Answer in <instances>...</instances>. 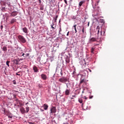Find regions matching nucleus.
<instances>
[{"label": "nucleus", "instance_id": "obj_1", "mask_svg": "<svg viewBox=\"0 0 124 124\" xmlns=\"http://www.w3.org/2000/svg\"><path fill=\"white\" fill-rule=\"evenodd\" d=\"M59 82H61V83H63L64 84V83H66V82L68 81V78L65 77H62L61 78L59 79Z\"/></svg>", "mask_w": 124, "mask_h": 124}, {"label": "nucleus", "instance_id": "obj_2", "mask_svg": "<svg viewBox=\"0 0 124 124\" xmlns=\"http://www.w3.org/2000/svg\"><path fill=\"white\" fill-rule=\"evenodd\" d=\"M17 38L19 40L22 42V43H26V42H27V40H26L25 37H24V36L22 35H18L17 36Z\"/></svg>", "mask_w": 124, "mask_h": 124}, {"label": "nucleus", "instance_id": "obj_3", "mask_svg": "<svg viewBox=\"0 0 124 124\" xmlns=\"http://www.w3.org/2000/svg\"><path fill=\"white\" fill-rule=\"evenodd\" d=\"M57 112V108H56V107H52L50 109V113L51 114L55 113Z\"/></svg>", "mask_w": 124, "mask_h": 124}, {"label": "nucleus", "instance_id": "obj_4", "mask_svg": "<svg viewBox=\"0 0 124 124\" xmlns=\"http://www.w3.org/2000/svg\"><path fill=\"white\" fill-rule=\"evenodd\" d=\"M100 32L101 35H104V34H105V29L104 28H102Z\"/></svg>", "mask_w": 124, "mask_h": 124}, {"label": "nucleus", "instance_id": "obj_5", "mask_svg": "<svg viewBox=\"0 0 124 124\" xmlns=\"http://www.w3.org/2000/svg\"><path fill=\"white\" fill-rule=\"evenodd\" d=\"M33 70H34V72H35V73H37V72H38V68L36 66H33Z\"/></svg>", "mask_w": 124, "mask_h": 124}, {"label": "nucleus", "instance_id": "obj_6", "mask_svg": "<svg viewBox=\"0 0 124 124\" xmlns=\"http://www.w3.org/2000/svg\"><path fill=\"white\" fill-rule=\"evenodd\" d=\"M83 83H87V80L86 78L81 79L79 82V85L83 84Z\"/></svg>", "mask_w": 124, "mask_h": 124}, {"label": "nucleus", "instance_id": "obj_7", "mask_svg": "<svg viewBox=\"0 0 124 124\" xmlns=\"http://www.w3.org/2000/svg\"><path fill=\"white\" fill-rule=\"evenodd\" d=\"M18 14V13L17 12H13L11 14V16L12 17H15Z\"/></svg>", "mask_w": 124, "mask_h": 124}, {"label": "nucleus", "instance_id": "obj_8", "mask_svg": "<svg viewBox=\"0 0 124 124\" xmlns=\"http://www.w3.org/2000/svg\"><path fill=\"white\" fill-rule=\"evenodd\" d=\"M65 95H69L70 94V89H66L65 91Z\"/></svg>", "mask_w": 124, "mask_h": 124}, {"label": "nucleus", "instance_id": "obj_9", "mask_svg": "<svg viewBox=\"0 0 124 124\" xmlns=\"http://www.w3.org/2000/svg\"><path fill=\"white\" fill-rule=\"evenodd\" d=\"M43 107L44 108V110H48V105L46 104H44V105L43 106Z\"/></svg>", "mask_w": 124, "mask_h": 124}, {"label": "nucleus", "instance_id": "obj_10", "mask_svg": "<svg viewBox=\"0 0 124 124\" xmlns=\"http://www.w3.org/2000/svg\"><path fill=\"white\" fill-rule=\"evenodd\" d=\"M65 62L67 63H69V62H70V59L69 57H68V56H67L65 58Z\"/></svg>", "mask_w": 124, "mask_h": 124}, {"label": "nucleus", "instance_id": "obj_11", "mask_svg": "<svg viewBox=\"0 0 124 124\" xmlns=\"http://www.w3.org/2000/svg\"><path fill=\"white\" fill-rule=\"evenodd\" d=\"M41 76L43 80H46L47 79V76L45 74H42Z\"/></svg>", "mask_w": 124, "mask_h": 124}, {"label": "nucleus", "instance_id": "obj_12", "mask_svg": "<svg viewBox=\"0 0 124 124\" xmlns=\"http://www.w3.org/2000/svg\"><path fill=\"white\" fill-rule=\"evenodd\" d=\"M96 41V39L94 37H93L90 40V43H91V42H94Z\"/></svg>", "mask_w": 124, "mask_h": 124}, {"label": "nucleus", "instance_id": "obj_13", "mask_svg": "<svg viewBox=\"0 0 124 124\" xmlns=\"http://www.w3.org/2000/svg\"><path fill=\"white\" fill-rule=\"evenodd\" d=\"M20 111L22 114H25V113H26V110H25V108H20Z\"/></svg>", "mask_w": 124, "mask_h": 124}, {"label": "nucleus", "instance_id": "obj_14", "mask_svg": "<svg viewBox=\"0 0 124 124\" xmlns=\"http://www.w3.org/2000/svg\"><path fill=\"white\" fill-rule=\"evenodd\" d=\"M23 31L25 32V33H28V29L27 28L25 27L22 29Z\"/></svg>", "mask_w": 124, "mask_h": 124}, {"label": "nucleus", "instance_id": "obj_15", "mask_svg": "<svg viewBox=\"0 0 124 124\" xmlns=\"http://www.w3.org/2000/svg\"><path fill=\"white\" fill-rule=\"evenodd\" d=\"M85 2V1H81L80 2H79V4H78V7H81L83 4V3H84Z\"/></svg>", "mask_w": 124, "mask_h": 124}, {"label": "nucleus", "instance_id": "obj_16", "mask_svg": "<svg viewBox=\"0 0 124 124\" xmlns=\"http://www.w3.org/2000/svg\"><path fill=\"white\" fill-rule=\"evenodd\" d=\"M16 21H17V20L16 18H13L11 20V24H14Z\"/></svg>", "mask_w": 124, "mask_h": 124}, {"label": "nucleus", "instance_id": "obj_17", "mask_svg": "<svg viewBox=\"0 0 124 124\" xmlns=\"http://www.w3.org/2000/svg\"><path fill=\"white\" fill-rule=\"evenodd\" d=\"M58 71L60 72L61 76H62L63 74H62V69H60L58 71H56V72H58Z\"/></svg>", "mask_w": 124, "mask_h": 124}, {"label": "nucleus", "instance_id": "obj_18", "mask_svg": "<svg viewBox=\"0 0 124 124\" xmlns=\"http://www.w3.org/2000/svg\"><path fill=\"white\" fill-rule=\"evenodd\" d=\"M2 49L4 52H6L7 51V47L6 46H4Z\"/></svg>", "mask_w": 124, "mask_h": 124}, {"label": "nucleus", "instance_id": "obj_19", "mask_svg": "<svg viewBox=\"0 0 124 124\" xmlns=\"http://www.w3.org/2000/svg\"><path fill=\"white\" fill-rule=\"evenodd\" d=\"M96 31H97V34H99L100 28L99 26H97L96 29Z\"/></svg>", "mask_w": 124, "mask_h": 124}, {"label": "nucleus", "instance_id": "obj_20", "mask_svg": "<svg viewBox=\"0 0 124 124\" xmlns=\"http://www.w3.org/2000/svg\"><path fill=\"white\" fill-rule=\"evenodd\" d=\"M76 26L77 25H75L73 26V28H74L75 31V33H77V29H76Z\"/></svg>", "mask_w": 124, "mask_h": 124}, {"label": "nucleus", "instance_id": "obj_21", "mask_svg": "<svg viewBox=\"0 0 124 124\" xmlns=\"http://www.w3.org/2000/svg\"><path fill=\"white\" fill-rule=\"evenodd\" d=\"M14 62L15 63H16V64H18V63H19V61L17 60L16 59H15L14 60Z\"/></svg>", "mask_w": 124, "mask_h": 124}, {"label": "nucleus", "instance_id": "obj_22", "mask_svg": "<svg viewBox=\"0 0 124 124\" xmlns=\"http://www.w3.org/2000/svg\"><path fill=\"white\" fill-rule=\"evenodd\" d=\"M51 27L52 28V29H53L54 30H55V29H56V26H55V24H54L53 23H52L51 25Z\"/></svg>", "mask_w": 124, "mask_h": 124}, {"label": "nucleus", "instance_id": "obj_23", "mask_svg": "<svg viewBox=\"0 0 124 124\" xmlns=\"http://www.w3.org/2000/svg\"><path fill=\"white\" fill-rule=\"evenodd\" d=\"M26 113H29V111H30V108L29 107H27L26 108Z\"/></svg>", "mask_w": 124, "mask_h": 124}, {"label": "nucleus", "instance_id": "obj_24", "mask_svg": "<svg viewBox=\"0 0 124 124\" xmlns=\"http://www.w3.org/2000/svg\"><path fill=\"white\" fill-rule=\"evenodd\" d=\"M94 51V48L93 47H92L91 48V52L92 54H94V52H93Z\"/></svg>", "mask_w": 124, "mask_h": 124}, {"label": "nucleus", "instance_id": "obj_25", "mask_svg": "<svg viewBox=\"0 0 124 124\" xmlns=\"http://www.w3.org/2000/svg\"><path fill=\"white\" fill-rule=\"evenodd\" d=\"M78 102H79V103H83V99H82L81 98H79Z\"/></svg>", "mask_w": 124, "mask_h": 124}, {"label": "nucleus", "instance_id": "obj_26", "mask_svg": "<svg viewBox=\"0 0 124 124\" xmlns=\"http://www.w3.org/2000/svg\"><path fill=\"white\" fill-rule=\"evenodd\" d=\"M9 63H10V61H7L6 62V64L8 66H9Z\"/></svg>", "mask_w": 124, "mask_h": 124}, {"label": "nucleus", "instance_id": "obj_27", "mask_svg": "<svg viewBox=\"0 0 124 124\" xmlns=\"http://www.w3.org/2000/svg\"><path fill=\"white\" fill-rule=\"evenodd\" d=\"M58 16H56V17L54 18V22H57V19H58Z\"/></svg>", "mask_w": 124, "mask_h": 124}, {"label": "nucleus", "instance_id": "obj_28", "mask_svg": "<svg viewBox=\"0 0 124 124\" xmlns=\"http://www.w3.org/2000/svg\"><path fill=\"white\" fill-rule=\"evenodd\" d=\"M6 4L8 5L9 7H10V2H7Z\"/></svg>", "mask_w": 124, "mask_h": 124}, {"label": "nucleus", "instance_id": "obj_29", "mask_svg": "<svg viewBox=\"0 0 124 124\" xmlns=\"http://www.w3.org/2000/svg\"><path fill=\"white\" fill-rule=\"evenodd\" d=\"M44 9V8L43 6H41L40 8V10H43Z\"/></svg>", "mask_w": 124, "mask_h": 124}, {"label": "nucleus", "instance_id": "obj_30", "mask_svg": "<svg viewBox=\"0 0 124 124\" xmlns=\"http://www.w3.org/2000/svg\"><path fill=\"white\" fill-rule=\"evenodd\" d=\"M72 18L74 20H75L76 19V16H74L72 17Z\"/></svg>", "mask_w": 124, "mask_h": 124}, {"label": "nucleus", "instance_id": "obj_31", "mask_svg": "<svg viewBox=\"0 0 124 124\" xmlns=\"http://www.w3.org/2000/svg\"><path fill=\"white\" fill-rule=\"evenodd\" d=\"M84 29H85V28H84V27H83V28H82V33H84V32H85V31H84Z\"/></svg>", "mask_w": 124, "mask_h": 124}, {"label": "nucleus", "instance_id": "obj_32", "mask_svg": "<svg viewBox=\"0 0 124 124\" xmlns=\"http://www.w3.org/2000/svg\"><path fill=\"white\" fill-rule=\"evenodd\" d=\"M8 118H10V119H12V116H11V115H8Z\"/></svg>", "mask_w": 124, "mask_h": 124}, {"label": "nucleus", "instance_id": "obj_33", "mask_svg": "<svg viewBox=\"0 0 124 124\" xmlns=\"http://www.w3.org/2000/svg\"><path fill=\"white\" fill-rule=\"evenodd\" d=\"M0 29H1V30L2 31V29H3V26L1 25L0 26Z\"/></svg>", "mask_w": 124, "mask_h": 124}, {"label": "nucleus", "instance_id": "obj_34", "mask_svg": "<svg viewBox=\"0 0 124 124\" xmlns=\"http://www.w3.org/2000/svg\"><path fill=\"white\" fill-rule=\"evenodd\" d=\"M13 83L14 85H16V80H14L13 81Z\"/></svg>", "mask_w": 124, "mask_h": 124}, {"label": "nucleus", "instance_id": "obj_35", "mask_svg": "<svg viewBox=\"0 0 124 124\" xmlns=\"http://www.w3.org/2000/svg\"><path fill=\"white\" fill-rule=\"evenodd\" d=\"M43 47H44V46H39V49H42V48H43Z\"/></svg>", "mask_w": 124, "mask_h": 124}, {"label": "nucleus", "instance_id": "obj_36", "mask_svg": "<svg viewBox=\"0 0 124 124\" xmlns=\"http://www.w3.org/2000/svg\"><path fill=\"white\" fill-rule=\"evenodd\" d=\"M93 96H89V99H92V98H93Z\"/></svg>", "mask_w": 124, "mask_h": 124}, {"label": "nucleus", "instance_id": "obj_37", "mask_svg": "<svg viewBox=\"0 0 124 124\" xmlns=\"http://www.w3.org/2000/svg\"><path fill=\"white\" fill-rule=\"evenodd\" d=\"M64 1L65 3H66V4H67V0H64Z\"/></svg>", "mask_w": 124, "mask_h": 124}, {"label": "nucleus", "instance_id": "obj_38", "mask_svg": "<svg viewBox=\"0 0 124 124\" xmlns=\"http://www.w3.org/2000/svg\"><path fill=\"white\" fill-rule=\"evenodd\" d=\"M61 31H62V28H60L59 33L61 32Z\"/></svg>", "mask_w": 124, "mask_h": 124}, {"label": "nucleus", "instance_id": "obj_39", "mask_svg": "<svg viewBox=\"0 0 124 124\" xmlns=\"http://www.w3.org/2000/svg\"><path fill=\"white\" fill-rule=\"evenodd\" d=\"M69 35V31H68L67 33V36H68Z\"/></svg>", "mask_w": 124, "mask_h": 124}, {"label": "nucleus", "instance_id": "obj_40", "mask_svg": "<svg viewBox=\"0 0 124 124\" xmlns=\"http://www.w3.org/2000/svg\"><path fill=\"white\" fill-rule=\"evenodd\" d=\"M16 75H17L18 76H20V74H18V73H16Z\"/></svg>", "mask_w": 124, "mask_h": 124}, {"label": "nucleus", "instance_id": "obj_41", "mask_svg": "<svg viewBox=\"0 0 124 124\" xmlns=\"http://www.w3.org/2000/svg\"><path fill=\"white\" fill-rule=\"evenodd\" d=\"M84 98H85V99H88V97H86V96H84Z\"/></svg>", "mask_w": 124, "mask_h": 124}, {"label": "nucleus", "instance_id": "obj_42", "mask_svg": "<svg viewBox=\"0 0 124 124\" xmlns=\"http://www.w3.org/2000/svg\"><path fill=\"white\" fill-rule=\"evenodd\" d=\"M40 111H41V112H44V110L41 108L40 109Z\"/></svg>", "mask_w": 124, "mask_h": 124}, {"label": "nucleus", "instance_id": "obj_43", "mask_svg": "<svg viewBox=\"0 0 124 124\" xmlns=\"http://www.w3.org/2000/svg\"><path fill=\"white\" fill-rule=\"evenodd\" d=\"M20 61H23V59H20L19 60L18 62H20Z\"/></svg>", "mask_w": 124, "mask_h": 124}, {"label": "nucleus", "instance_id": "obj_44", "mask_svg": "<svg viewBox=\"0 0 124 124\" xmlns=\"http://www.w3.org/2000/svg\"><path fill=\"white\" fill-rule=\"evenodd\" d=\"M29 56V54H26L25 57H28Z\"/></svg>", "mask_w": 124, "mask_h": 124}, {"label": "nucleus", "instance_id": "obj_45", "mask_svg": "<svg viewBox=\"0 0 124 124\" xmlns=\"http://www.w3.org/2000/svg\"><path fill=\"white\" fill-rule=\"evenodd\" d=\"M39 87L40 88H42V85H39Z\"/></svg>", "mask_w": 124, "mask_h": 124}, {"label": "nucleus", "instance_id": "obj_46", "mask_svg": "<svg viewBox=\"0 0 124 124\" xmlns=\"http://www.w3.org/2000/svg\"><path fill=\"white\" fill-rule=\"evenodd\" d=\"M22 56L23 57H24V56H25V53H23L22 55Z\"/></svg>", "mask_w": 124, "mask_h": 124}, {"label": "nucleus", "instance_id": "obj_47", "mask_svg": "<svg viewBox=\"0 0 124 124\" xmlns=\"http://www.w3.org/2000/svg\"><path fill=\"white\" fill-rule=\"evenodd\" d=\"M39 3H41V0H39Z\"/></svg>", "mask_w": 124, "mask_h": 124}, {"label": "nucleus", "instance_id": "obj_48", "mask_svg": "<svg viewBox=\"0 0 124 124\" xmlns=\"http://www.w3.org/2000/svg\"><path fill=\"white\" fill-rule=\"evenodd\" d=\"M101 22L102 23H103V20L101 19Z\"/></svg>", "mask_w": 124, "mask_h": 124}, {"label": "nucleus", "instance_id": "obj_49", "mask_svg": "<svg viewBox=\"0 0 124 124\" xmlns=\"http://www.w3.org/2000/svg\"><path fill=\"white\" fill-rule=\"evenodd\" d=\"M89 25H90V22H88V26L89 27Z\"/></svg>", "mask_w": 124, "mask_h": 124}, {"label": "nucleus", "instance_id": "obj_50", "mask_svg": "<svg viewBox=\"0 0 124 124\" xmlns=\"http://www.w3.org/2000/svg\"><path fill=\"white\" fill-rule=\"evenodd\" d=\"M72 97H75V95H72Z\"/></svg>", "mask_w": 124, "mask_h": 124}, {"label": "nucleus", "instance_id": "obj_51", "mask_svg": "<svg viewBox=\"0 0 124 124\" xmlns=\"http://www.w3.org/2000/svg\"><path fill=\"white\" fill-rule=\"evenodd\" d=\"M30 124H32V123H30Z\"/></svg>", "mask_w": 124, "mask_h": 124}, {"label": "nucleus", "instance_id": "obj_52", "mask_svg": "<svg viewBox=\"0 0 124 124\" xmlns=\"http://www.w3.org/2000/svg\"><path fill=\"white\" fill-rule=\"evenodd\" d=\"M84 93V91H82V93Z\"/></svg>", "mask_w": 124, "mask_h": 124}, {"label": "nucleus", "instance_id": "obj_53", "mask_svg": "<svg viewBox=\"0 0 124 124\" xmlns=\"http://www.w3.org/2000/svg\"><path fill=\"white\" fill-rule=\"evenodd\" d=\"M82 105H84V104H83V103H82Z\"/></svg>", "mask_w": 124, "mask_h": 124}, {"label": "nucleus", "instance_id": "obj_54", "mask_svg": "<svg viewBox=\"0 0 124 124\" xmlns=\"http://www.w3.org/2000/svg\"><path fill=\"white\" fill-rule=\"evenodd\" d=\"M72 99H73V98H71Z\"/></svg>", "mask_w": 124, "mask_h": 124}, {"label": "nucleus", "instance_id": "obj_55", "mask_svg": "<svg viewBox=\"0 0 124 124\" xmlns=\"http://www.w3.org/2000/svg\"><path fill=\"white\" fill-rule=\"evenodd\" d=\"M0 124H2V123H0Z\"/></svg>", "mask_w": 124, "mask_h": 124}, {"label": "nucleus", "instance_id": "obj_56", "mask_svg": "<svg viewBox=\"0 0 124 124\" xmlns=\"http://www.w3.org/2000/svg\"><path fill=\"white\" fill-rule=\"evenodd\" d=\"M62 0H61V1H62Z\"/></svg>", "mask_w": 124, "mask_h": 124}]
</instances>
